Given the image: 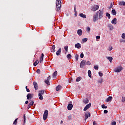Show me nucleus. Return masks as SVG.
Instances as JSON below:
<instances>
[{
	"label": "nucleus",
	"mask_w": 125,
	"mask_h": 125,
	"mask_svg": "<svg viewBox=\"0 0 125 125\" xmlns=\"http://www.w3.org/2000/svg\"><path fill=\"white\" fill-rule=\"evenodd\" d=\"M85 60H83L80 63V68H83L84 66H85Z\"/></svg>",
	"instance_id": "nucleus-7"
},
{
	"label": "nucleus",
	"mask_w": 125,
	"mask_h": 125,
	"mask_svg": "<svg viewBox=\"0 0 125 125\" xmlns=\"http://www.w3.org/2000/svg\"><path fill=\"white\" fill-rule=\"evenodd\" d=\"M82 80V77H78L77 78L76 80V82H80V81H81Z\"/></svg>",
	"instance_id": "nucleus-29"
},
{
	"label": "nucleus",
	"mask_w": 125,
	"mask_h": 125,
	"mask_svg": "<svg viewBox=\"0 0 125 125\" xmlns=\"http://www.w3.org/2000/svg\"><path fill=\"white\" fill-rule=\"evenodd\" d=\"M83 56H84V55H83V53H82L80 55V57L81 58H83Z\"/></svg>",
	"instance_id": "nucleus-50"
},
{
	"label": "nucleus",
	"mask_w": 125,
	"mask_h": 125,
	"mask_svg": "<svg viewBox=\"0 0 125 125\" xmlns=\"http://www.w3.org/2000/svg\"><path fill=\"white\" fill-rule=\"evenodd\" d=\"M99 9V6L97 5H95L94 6H91V10L92 11H96V10H98V9Z\"/></svg>",
	"instance_id": "nucleus-4"
},
{
	"label": "nucleus",
	"mask_w": 125,
	"mask_h": 125,
	"mask_svg": "<svg viewBox=\"0 0 125 125\" xmlns=\"http://www.w3.org/2000/svg\"><path fill=\"white\" fill-rule=\"evenodd\" d=\"M88 75L89 78H91V71L90 70L88 71Z\"/></svg>",
	"instance_id": "nucleus-33"
},
{
	"label": "nucleus",
	"mask_w": 125,
	"mask_h": 125,
	"mask_svg": "<svg viewBox=\"0 0 125 125\" xmlns=\"http://www.w3.org/2000/svg\"><path fill=\"white\" fill-rule=\"evenodd\" d=\"M125 102V97H122V102L124 103Z\"/></svg>",
	"instance_id": "nucleus-46"
},
{
	"label": "nucleus",
	"mask_w": 125,
	"mask_h": 125,
	"mask_svg": "<svg viewBox=\"0 0 125 125\" xmlns=\"http://www.w3.org/2000/svg\"><path fill=\"white\" fill-rule=\"evenodd\" d=\"M36 72L37 73H40L41 72V70H40V69H37V70L36 71Z\"/></svg>",
	"instance_id": "nucleus-59"
},
{
	"label": "nucleus",
	"mask_w": 125,
	"mask_h": 125,
	"mask_svg": "<svg viewBox=\"0 0 125 125\" xmlns=\"http://www.w3.org/2000/svg\"><path fill=\"white\" fill-rule=\"evenodd\" d=\"M44 93V90H42L39 91V94H41V95H43Z\"/></svg>",
	"instance_id": "nucleus-27"
},
{
	"label": "nucleus",
	"mask_w": 125,
	"mask_h": 125,
	"mask_svg": "<svg viewBox=\"0 0 125 125\" xmlns=\"http://www.w3.org/2000/svg\"><path fill=\"white\" fill-rule=\"evenodd\" d=\"M75 47L76 48H78V49L81 48V47H82V46L81 45V43H77V44H75Z\"/></svg>",
	"instance_id": "nucleus-13"
},
{
	"label": "nucleus",
	"mask_w": 125,
	"mask_h": 125,
	"mask_svg": "<svg viewBox=\"0 0 125 125\" xmlns=\"http://www.w3.org/2000/svg\"><path fill=\"white\" fill-rule=\"evenodd\" d=\"M107 27L109 28V30L110 31H112L114 29V27L113 26V25L112 24H108L107 25Z\"/></svg>",
	"instance_id": "nucleus-17"
},
{
	"label": "nucleus",
	"mask_w": 125,
	"mask_h": 125,
	"mask_svg": "<svg viewBox=\"0 0 125 125\" xmlns=\"http://www.w3.org/2000/svg\"><path fill=\"white\" fill-rule=\"evenodd\" d=\"M47 119V115H43V119L44 120V121H45V120H46Z\"/></svg>",
	"instance_id": "nucleus-38"
},
{
	"label": "nucleus",
	"mask_w": 125,
	"mask_h": 125,
	"mask_svg": "<svg viewBox=\"0 0 125 125\" xmlns=\"http://www.w3.org/2000/svg\"><path fill=\"white\" fill-rule=\"evenodd\" d=\"M87 42V38H84L83 39V42Z\"/></svg>",
	"instance_id": "nucleus-41"
},
{
	"label": "nucleus",
	"mask_w": 125,
	"mask_h": 125,
	"mask_svg": "<svg viewBox=\"0 0 125 125\" xmlns=\"http://www.w3.org/2000/svg\"><path fill=\"white\" fill-rule=\"evenodd\" d=\"M99 19V18L98 15L96 13V14L94 15V16L93 17V22H96V21H97V20H98Z\"/></svg>",
	"instance_id": "nucleus-6"
},
{
	"label": "nucleus",
	"mask_w": 125,
	"mask_h": 125,
	"mask_svg": "<svg viewBox=\"0 0 125 125\" xmlns=\"http://www.w3.org/2000/svg\"><path fill=\"white\" fill-rule=\"evenodd\" d=\"M74 12L75 14H77V10L76 9V6H74Z\"/></svg>",
	"instance_id": "nucleus-52"
},
{
	"label": "nucleus",
	"mask_w": 125,
	"mask_h": 125,
	"mask_svg": "<svg viewBox=\"0 0 125 125\" xmlns=\"http://www.w3.org/2000/svg\"><path fill=\"white\" fill-rule=\"evenodd\" d=\"M102 108H103V109H107V106H105V104H102Z\"/></svg>",
	"instance_id": "nucleus-40"
},
{
	"label": "nucleus",
	"mask_w": 125,
	"mask_h": 125,
	"mask_svg": "<svg viewBox=\"0 0 125 125\" xmlns=\"http://www.w3.org/2000/svg\"><path fill=\"white\" fill-rule=\"evenodd\" d=\"M111 13L113 15H116L117 14V12H116V10L115 9L112 10Z\"/></svg>",
	"instance_id": "nucleus-28"
},
{
	"label": "nucleus",
	"mask_w": 125,
	"mask_h": 125,
	"mask_svg": "<svg viewBox=\"0 0 125 125\" xmlns=\"http://www.w3.org/2000/svg\"><path fill=\"white\" fill-rule=\"evenodd\" d=\"M94 68L95 70H98V65H95Z\"/></svg>",
	"instance_id": "nucleus-48"
},
{
	"label": "nucleus",
	"mask_w": 125,
	"mask_h": 125,
	"mask_svg": "<svg viewBox=\"0 0 125 125\" xmlns=\"http://www.w3.org/2000/svg\"><path fill=\"white\" fill-rule=\"evenodd\" d=\"M61 51H62V50H61V48H60L59 49V50L56 52V55H57V56L60 55L61 54Z\"/></svg>",
	"instance_id": "nucleus-15"
},
{
	"label": "nucleus",
	"mask_w": 125,
	"mask_h": 125,
	"mask_svg": "<svg viewBox=\"0 0 125 125\" xmlns=\"http://www.w3.org/2000/svg\"><path fill=\"white\" fill-rule=\"evenodd\" d=\"M56 11H60L61 8V6H62V2L60 1V0H56Z\"/></svg>",
	"instance_id": "nucleus-1"
},
{
	"label": "nucleus",
	"mask_w": 125,
	"mask_h": 125,
	"mask_svg": "<svg viewBox=\"0 0 125 125\" xmlns=\"http://www.w3.org/2000/svg\"><path fill=\"white\" fill-rule=\"evenodd\" d=\"M93 125H97V123H96V122L94 121L93 122Z\"/></svg>",
	"instance_id": "nucleus-56"
},
{
	"label": "nucleus",
	"mask_w": 125,
	"mask_h": 125,
	"mask_svg": "<svg viewBox=\"0 0 125 125\" xmlns=\"http://www.w3.org/2000/svg\"><path fill=\"white\" fill-rule=\"evenodd\" d=\"M17 120H18V118L15 119L13 122V125H17Z\"/></svg>",
	"instance_id": "nucleus-39"
},
{
	"label": "nucleus",
	"mask_w": 125,
	"mask_h": 125,
	"mask_svg": "<svg viewBox=\"0 0 125 125\" xmlns=\"http://www.w3.org/2000/svg\"><path fill=\"white\" fill-rule=\"evenodd\" d=\"M33 85L36 90L39 89V86L38 85V83H37V82H33Z\"/></svg>",
	"instance_id": "nucleus-10"
},
{
	"label": "nucleus",
	"mask_w": 125,
	"mask_h": 125,
	"mask_svg": "<svg viewBox=\"0 0 125 125\" xmlns=\"http://www.w3.org/2000/svg\"><path fill=\"white\" fill-rule=\"evenodd\" d=\"M25 123H26V114L23 115V124L25 125Z\"/></svg>",
	"instance_id": "nucleus-32"
},
{
	"label": "nucleus",
	"mask_w": 125,
	"mask_h": 125,
	"mask_svg": "<svg viewBox=\"0 0 125 125\" xmlns=\"http://www.w3.org/2000/svg\"><path fill=\"white\" fill-rule=\"evenodd\" d=\"M75 59H76V61H78L79 60L78 55V54L75 55Z\"/></svg>",
	"instance_id": "nucleus-37"
},
{
	"label": "nucleus",
	"mask_w": 125,
	"mask_h": 125,
	"mask_svg": "<svg viewBox=\"0 0 125 125\" xmlns=\"http://www.w3.org/2000/svg\"><path fill=\"white\" fill-rule=\"evenodd\" d=\"M120 42H123L124 43H125V39H121L120 40Z\"/></svg>",
	"instance_id": "nucleus-45"
},
{
	"label": "nucleus",
	"mask_w": 125,
	"mask_h": 125,
	"mask_svg": "<svg viewBox=\"0 0 125 125\" xmlns=\"http://www.w3.org/2000/svg\"><path fill=\"white\" fill-rule=\"evenodd\" d=\"M85 117V121H86L88 118H90V112L89 111H86L85 112L84 114Z\"/></svg>",
	"instance_id": "nucleus-5"
},
{
	"label": "nucleus",
	"mask_w": 125,
	"mask_h": 125,
	"mask_svg": "<svg viewBox=\"0 0 125 125\" xmlns=\"http://www.w3.org/2000/svg\"><path fill=\"white\" fill-rule=\"evenodd\" d=\"M44 83H46V84H48V85H49V84H49V81H48V80H45L44 81Z\"/></svg>",
	"instance_id": "nucleus-43"
},
{
	"label": "nucleus",
	"mask_w": 125,
	"mask_h": 125,
	"mask_svg": "<svg viewBox=\"0 0 125 125\" xmlns=\"http://www.w3.org/2000/svg\"><path fill=\"white\" fill-rule=\"evenodd\" d=\"M30 108H31V105H30V104H28L27 106V109H30Z\"/></svg>",
	"instance_id": "nucleus-61"
},
{
	"label": "nucleus",
	"mask_w": 125,
	"mask_h": 125,
	"mask_svg": "<svg viewBox=\"0 0 125 125\" xmlns=\"http://www.w3.org/2000/svg\"><path fill=\"white\" fill-rule=\"evenodd\" d=\"M26 91L27 92H30V89H29V88H26Z\"/></svg>",
	"instance_id": "nucleus-60"
},
{
	"label": "nucleus",
	"mask_w": 125,
	"mask_h": 125,
	"mask_svg": "<svg viewBox=\"0 0 125 125\" xmlns=\"http://www.w3.org/2000/svg\"><path fill=\"white\" fill-rule=\"evenodd\" d=\"M124 68H123L122 66H118L114 69V72L115 73H120L122 70H123Z\"/></svg>",
	"instance_id": "nucleus-3"
},
{
	"label": "nucleus",
	"mask_w": 125,
	"mask_h": 125,
	"mask_svg": "<svg viewBox=\"0 0 125 125\" xmlns=\"http://www.w3.org/2000/svg\"><path fill=\"white\" fill-rule=\"evenodd\" d=\"M89 102V100H88L87 98L83 100V103H84V104H87Z\"/></svg>",
	"instance_id": "nucleus-18"
},
{
	"label": "nucleus",
	"mask_w": 125,
	"mask_h": 125,
	"mask_svg": "<svg viewBox=\"0 0 125 125\" xmlns=\"http://www.w3.org/2000/svg\"><path fill=\"white\" fill-rule=\"evenodd\" d=\"M47 80L49 81V80H50V76L48 77Z\"/></svg>",
	"instance_id": "nucleus-63"
},
{
	"label": "nucleus",
	"mask_w": 125,
	"mask_h": 125,
	"mask_svg": "<svg viewBox=\"0 0 125 125\" xmlns=\"http://www.w3.org/2000/svg\"><path fill=\"white\" fill-rule=\"evenodd\" d=\"M77 33L79 36H82V35H83V31L82 29H78L77 31Z\"/></svg>",
	"instance_id": "nucleus-14"
},
{
	"label": "nucleus",
	"mask_w": 125,
	"mask_h": 125,
	"mask_svg": "<svg viewBox=\"0 0 125 125\" xmlns=\"http://www.w3.org/2000/svg\"><path fill=\"white\" fill-rule=\"evenodd\" d=\"M66 57H67V59H71V58L72 57V55L71 54H69L66 56Z\"/></svg>",
	"instance_id": "nucleus-34"
},
{
	"label": "nucleus",
	"mask_w": 125,
	"mask_h": 125,
	"mask_svg": "<svg viewBox=\"0 0 125 125\" xmlns=\"http://www.w3.org/2000/svg\"><path fill=\"white\" fill-rule=\"evenodd\" d=\"M64 49H65V51L67 52V51H68V46H65L64 47Z\"/></svg>",
	"instance_id": "nucleus-47"
},
{
	"label": "nucleus",
	"mask_w": 125,
	"mask_h": 125,
	"mask_svg": "<svg viewBox=\"0 0 125 125\" xmlns=\"http://www.w3.org/2000/svg\"><path fill=\"white\" fill-rule=\"evenodd\" d=\"M38 96L39 97L40 100H42L43 99V97H42V95H41V94H39Z\"/></svg>",
	"instance_id": "nucleus-26"
},
{
	"label": "nucleus",
	"mask_w": 125,
	"mask_h": 125,
	"mask_svg": "<svg viewBox=\"0 0 125 125\" xmlns=\"http://www.w3.org/2000/svg\"><path fill=\"white\" fill-rule=\"evenodd\" d=\"M104 114H107L108 113V110H104Z\"/></svg>",
	"instance_id": "nucleus-54"
},
{
	"label": "nucleus",
	"mask_w": 125,
	"mask_h": 125,
	"mask_svg": "<svg viewBox=\"0 0 125 125\" xmlns=\"http://www.w3.org/2000/svg\"><path fill=\"white\" fill-rule=\"evenodd\" d=\"M102 82H103V80L102 79L101 80L98 81V82L99 83H102Z\"/></svg>",
	"instance_id": "nucleus-55"
},
{
	"label": "nucleus",
	"mask_w": 125,
	"mask_h": 125,
	"mask_svg": "<svg viewBox=\"0 0 125 125\" xmlns=\"http://www.w3.org/2000/svg\"><path fill=\"white\" fill-rule=\"evenodd\" d=\"M33 96H34V95L29 93L26 96L27 99L28 100H29V99H32V98H33Z\"/></svg>",
	"instance_id": "nucleus-9"
},
{
	"label": "nucleus",
	"mask_w": 125,
	"mask_h": 125,
	"mask_svg": "<svg viewBox=\"0 0 125 125\" xmlns=\"http://www.w3.org/2000/svg\"><path fill=\"white\" fill-rule=\"evenodd\" d=\"M107 59L109 60L110 63H112V61H113V57H107Z\"/></svg>",
	"instance_id": "nucleus-21"
},
{
	"label": "nucleus",
	"mask_w": 125,
	"mask_h": 125,
	"mask_svg": "<svg viewBox=\"0 0 125 125\" xmlns=\"http://www.w3.org/2000/svg\"><path fill=\"white\" fill-rule=\"evenodd\" d=\"M86 30L87 32V33H90V28L89 27H87Z\"/></svg>",
	"instance_id": "nucleus-35"
},
{
	"label": "nucleus",
	"mask_w": 125,
	"mask_h": 125,
	"mask_svg": "<svg viewBox=\"0 0 125 125\" xmlns=\"http://www.w3.org/2000/svg\"><path fill=\"white\" fill-rule=\"evenodd\" d=\"M121 37L123 39V40H125V33L122 34Z\"/></svg>",
	"instance_id": "nucleus-44"
},
{
	"label": "nucleus",
	"mask_w": 125,
	"mask_h": 125,
	"mask_svg": "<svg viewBox=\"0 0 125 125\" xmlns=\"http://www.w3.org/2000/svg\"><path fill=\"white\" fill-rule=\"evenodd\" d=\"M73 107H74V105H73V104H69L67 105V109L69 110H72V109H73Z\"/></svg>",
	"instance_id": "nucleus-11"
},
{
	"label": "nucleus",
	"mask_w": 125,
	"mask_h": 125,
	"mask_svg": "<svg viewBox=\"0 0 125 125\" xmlns=\"http://www.w3.org/2000/svg\"><path fill=\"white\" fill-rule=\"evenodd\" d=\"M96 38L97 39V40H99V39H100V36H97L96 37Z\"/></svg>",
	"instance_id": "nucleus-57"
},
{
	"label": "nucleus",
	"mask_w": 125,
	"mask_h": 125,
	"mask_svg": "<svg viewBox=\"0 0 125 125\" xmlns=\"http://www.w3.org/2000/svg\"><path fill=\"white\" fill-rule=\"evenodd\" d=\"M28 101H25V104H28Z\"/></svg>",
	"instance_id": "nucleus-64"
},
{
	"label": "nucleus",
	"mask_w": 125,
	"mask_h": 125,
	"mask_svg": "<svg viewBox=\"0 0 125 125\" xmlns=\"http://www.w3.org/2000/svg\"><path fill=\"white\" fill-rule=\"evenodd\" d=\"M112 49H113V47H109L108 48V50H109V51H110V50H112Z\"/></svg>",
	"instance_id": "nucleus-58"
},
{
	"label": "nucleus",
	"mask_w": 125,
	"mask_h": 125,
	"mask_svg": "<svg viewBox=\"0 0 125 125\" xmlns=\"http://www.w3.org/2000/svg\"><path fill=\"white\" fill-rule=\"evenodd\" d=\"M113 100V97L112 96H109L107 99L105 100V102H110Z\"/></svg>",
	"instance_id": "nucleus-12"
},
{
	"label": "nucleus",
	"mask_w": 125,
	"mask_h": 125,
	"mask_svg": "<svg viewBox=\"0 0 125 125\" xmlns=\"http://www.w3.org/2000/svg\"><path fill=\"white\" fill-rule=\"evenodd\" d=\"M99 75L100 77H103V73H102L100 72H99Z\"/></svg>",
	"instance_id": "nucleus-49"
},
{
	"label": "nucleus",
	"mask_w": 125,
	"mask_h": 125,
	"mask_svg": "<svg viewBox=\"0 0 125 125\" xmlns=\"http://www.w3.org/2000/svg\"><path fill=\"white\" fill-rule=\"evenodd\" d=\"M119 5H123V6H125V2L124 1H120V2H119Z\"/></svg>",
	"instance_id": "nucleus-22"
},
{
	"label": "nucleus",
	"mask_w": 125,
	"mask_h": 125,
	"mask_svg": "<svg viewBox=\"0 0 125 125\" xmlns=\"http://www.w3.org/2000/svg\"><path fill=\"white\" fill-rule=\"evenodd\" d=\"M103 10H99V11H97L96 14L99 17V19H102L103 18Z\"/></svg>",
	"instance_id": "nucleus-2"
},
{
	"label": "nucleus",
	"mask_w": 125,
	"mask_h": 125,
	"mask_svg": "<svg viewBox=\"0 0 125 125\" xmlns=\"http://www.w3.org/2000/svg\"><path fill=\"white\" fill-rule=\"evenodd\" d=\"M80 17H82V18H86V15L83 14V13L80 14Z\"/></svg>",
	"instance_id": "nucleus-24"
},
{
	"label": "nucleus",
	"mask_w": 125,
	"mask_h": 125,
	"mask_svg": "<svg viewBox=\"0 0 125 125\" xmlns=\"http://www.w3.org/2000/svg\"><path fill=\"white\" fill-rule=\"evenodd\" d=\"M106 17H108V19H110V18H111V15H110V14L109 13H106Z\"/></svg>",
	"instance_id": "nucleus-31"
},
{
	"label": "nucleus",
	"mask_w": 125,
	"mask_h": 125,
	"mask_svg": "<svg viewBox=\"0 0 125 125\" xmlns=\"http://www.w3.org/2000/svg\"><path fill=\"white\" fill-rule=\"evenodd\" d=\"M53 78H56V76H57V71H55L53 73Z\"/></svg>",
	"instance_id": "nucleus-25"
},
{
	"label": "nucleus",
	"mask_w": 125,
	"mask_h": 125,
	"mask_svg": "<svg viewBox=\"0 0 125 125\" xmlns=\"http://www.w3.org/2000/svg\"><path fill=\"white\" fill-rule=\"evenodd\" d=\"M90 107H91V103H89V104H87L83 109V111H85L89 109Z\"/></svg>",
	"instance_id": "nucleus-8"
},
{
	"label": "nucleus",
	"mask_w": 125,
	"mask_h": 125,
	"mask_svg": "<svg viewBox=\"0 0 125 125\" xmlns=\"http://www.w3.org/2000/svg\"><path fill=\"white\" fill-rule=\"evenodd\" d=\"M34 101L31 102L29 104V106H33V105H34Z\"/></svg>",
	"instance_id": "nucleus-42"
},
{
	"label": "nucleus",
	"mask_w": 125,
	"mask_h": 125,
	"mask_svg": "<svg viewBox=\"0 0 125 125\" xmlns=\"http://www.w3.org/2000/svg\"><path fill=\"white\" fill-rule=\"evenodd\" d=\"M113 7V3H111L110 4V8H112Z\"/></svg>",
	"instance_id": "nucleus-62"
},
{
	"label": "nucleus",
	"mask_w": 125,
	"mask_h": 125,
	"mask_svg": "<svg viewBox=\"0 0 125 125\" xmlns=\"http://www.w3.org/2000/svg\"><path fill=\"white\" fill-rule=\"evenodd\" d=\"M43 115L45 116H48V111L47 110H45L44 111Z\"/></svg>",
	"instance_id": "nucleus-30"
},
{
	"label": "nucleus",
	"mask_w": 125,
	"mask_h": 125,
	"mask_svg": "<svg viewBox=\"0 0 125 125\" xmlns=\"http://www.w3.org/2000/svg\"><path fill=\"white\" fill-rule=\"evenodd\" d=\"M112 24H117V18L113 19L111 21Z\"/></svg>",
	"instance_id": "nucleus-19"
},
{
	"label": "nucleus",
	"mask_w": 125,
	"mask_h": 125,
	"mask_svg": "<svg viewBox=\"0 0 125 125\" xmlns=\"http://www.w3.org/2000/svg\"><path fill=\"white\" fill-rule=\"evenodd\" d=\"M44 57V55L43 54V53L42 54V56L40 59V63H42V62L43 60V57Z\"/></svg>",
	"instance_id": "nucleus-16"
},
{
	"label": "nucleus",
	"mask_w": 125,
	"mask_h": 125,
	"mask_svg": "<svg viewBox=\"0 0 125 125\" xmlns=\"http://www.w3.org/2000/svg\"><path fill=\"white\" fill-rule=\"evenodd\" d=\"M91 64V63H90V62H89V61H87L86 62V65H89Z\"/></svg>",
	"instance_id": "nucleus-51"
},
{
	"label": "nucleus",
	"mask_w": 125,
	"mask_h": 125,
	"mask_svg": "<svg viewBox=\"0 0 125 125\" xmlns=\"http://www.w3.org/2000/svg\"><path fill=\"white\" fill-rule=\"evenodd\" d=\"M61 87H62V86L60 85L57 86V87L56 88V91H58L59 90H60V89H61Z\"/></svg>",
	"instance_id": "nucleus-20"
},
{
	"label": "nucleus",
	"mask_w": 125,
	"mask_h": 125,
	"mask_svg": "<svg viewBox=\"0 0 125 125\" xmlns=\"http://www.w3.org/2000/svg\"><path fill=\"white\" fill-rule=\"evenodd\" d=\"M38 64H39V60L36 61L34 63V66H37V65H38Z\"/></svg>",
	"instance_id": "nucleus-36"
},
{
	"label": "nucleus",
	"mask_w": 125,
	"mask_h": 125,
	"mask_svg": "<svg viewBox=\"0 0 125 125\" xmlns=\"http://www.w3.org/2000/svg\"><path fill=\"white\" fill-rule=\"evenodd\" d=\"M67 118L68 120H70L71 119H72V116L71 115H69L67 116Z\"/></svg>",
	"instance_id": "nucleus-53"
},
{
	"label": "nucleus",
	"mask_w": 125,
	"mask_h": 125,
	"mask_svg": "<svg viewBox=\"0 0 125 125\" xmlns=\"http://www.w3.org/2000/svg\"><path fill=\"white\" fill-rule=\"evenodd\" d=\"M55 45H53L52 46V50H51V52H55Z\"/></svg>",
	"instance_id": "nucleus-23"
}]
</instances>
